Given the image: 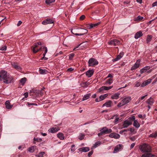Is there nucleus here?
<instances>
[{"label": "nucleus", "instance_id": "obj_2", "mask_svg": "<svg viewBox=\"0 0 157 157\" xmlns=\"http://www.w3.org/2000/svg\"><path fill=\"white\" fill-rule=\"evenodd\" d=\"M139 148L140 151L143 152H150L152 151L151 147L146 144L140 145L139 147Z\"/></svg>", "mask_w": 157, "mask_h": 157}, {"label": "nucleus", "instance_id": "obj_63", "mask_svg": "<svg viewBox=\"0 0 157 157\" xmlns=\"http://www.w3.org/2000/svg\"><path fill=\"white\" fill-rule=\"evenodd\" d=\"M128 129V130H129L130 132H133L134 131V129L133 128H130Z\"/></svg>", "mask_w": 157, "mask_h": 157}, {"label": "nucleus", "instance_id": "obj_4", "mask_svg": "<svg viewBox=\"0 0 157 157\" xmlns=\"http://www.w3.org/2000/svg\"><path fill=\"white\" fill-rule=\"evenodd\" d=\"M88 64L89 66H94L97 65L98 64V62L97 59L95 58H90L88 61Z\"/></svg>", "mask_w": 157, "mask_h": 157}, {"label": "nucleus", "instance_id": "obj_31", "mask_svg": "<svg viewBox=\"0 0 157 157\" xmlns=\"http://www.w3.org/2000/svg\"><path fill=\"white\" fill-rule=\"evenodd\" d=\"M36 148V146H31L28 148V151L32 153L33 152L35 151V149Z\"/></svg>", "mask_w": 157, "mask_h": 157}, {"label": "nucleus", "instance_id": "obj_33", "mask_svg": "<svg viewBox=\"0 0 157 157\" xmlns=\"http://www.w3.org/2000/svg\"><path fill=\"white\" fill-rule=\"evenodd\" d=\"M112 103V101L111 100H108L105 103H106V107H111V104Z\"/></svg>", "mask_w": 157, "mask_h": 157}, {"label": "nucleus", "instance_id": "obj_49", "mask_svg": "<svg viewBox=\"0 0 157 157\" xmlns=\"http://www.w3.org/2000/svg\"><path fill=\"white\" fill-rule=\"evenodd\" d=\"M93 152V151L92 150L89 152L88 154V156L90 157L92 155Z\"/></svg>", "mask_w": 157, "mask_h": 157}, {"label": "nucleus", "instance_id": "obj_39", "mask_svg": "<svg viewBox=\"0 0 157 157\" xmlns=\"http://www.w3.org/2000/svg\"><path fill=\"white\" fill-rule=\"evenodd\" d=\"M39 71L40 73L41 74H44L46 73V72L47 71L45 69H40L39 70Z\"/></svg>", "mask_w": 157, "mask_h": 157}, {"label": "nucleus", "instance_id": "obj_15", "mask_svg": "<svg viewBox=\"0 0 157 157\" xmlns=\"http://www.w3.org/2000/svg\"><path fill=\"white\" fill-rule=\"evenodd\" d=\"M94 71L93 70H89L86 72V75L88 77H91L93 74Z\"/></svg>", "mask_w": 157, "mask_h": 157}, {"label": "nucleus", "instance_id": "obj_1", "mask_svg": "<svg viewBox=\"0 0 157 157\" xmlns=\"http://www.w3.org/2000/svg\"><path fill=\"white\" fill-rule=\"evenodd\" d=\"M13 77L6 71L4 70L0 71V81H3L4 83L8 84L13 82Z\"/></svg>", "mask_w": 157, "mask_h": 157}, {"label": "nucleus", "instance_id": "obj_42", "mask_svg": "<svg viewBox=\"0 0 157 157\" xmlns=\"http://www.w3.org/2000/svg\"><path fill=\"white\" fill-rule=\"evenodd\" d=\"M128 119H129V120H130V121H131L132 123L133 121H134L135 120V116H133L129 117Z\"/></svg>", "mask_w": 157, "mask_h": 157}, {"label": "nucleus", "instance_id": "obj_41", "mask_svg": "<svg viewBox=\"0 0 157 157\" xmlns=\"http://www.w3.org/2000/svg\"><path fill=\"white\" fill-rule=\"evenodd\" d=\"M7 46L6 45L2 46L0 48V50L2 51H6L7 49Z\"/></svg>", "mask_w": 157, "mask_h": 157}, {"label": "nucleus", "instance_id": "obj_50", "mask_svg": "<svg viewBox=\"0 0 157 157\" xmlns=\"http://www.w3.org/2000/svg\"><path fill=\"white\" fill-rule=\"evenodd\" d=\"M43 49H44V53H46L48 52V49H47V48L46 47H43Z\"/></svg>", "mask_w": 157, "mask_h": 157}, {"label": "nucleus", "instance_id": "obj_17", "mask_svg": "<svg viewBox=\"0 0 157 157\" xmlns=\"http://www.w3.org/2000/svg\"><path fill=\"white\" fill-rule=\"evenodd\" d=\"M152 80L150 79H148L146 81H144L141 84V87H144L148 85V84L150 83L151 81Z\"/></svg>", "mask_w": 157, "mask_h": 157}, {"label": "nucleus", "instance_id": "obj_61", "mask_svg": "<svg viewBox=\"0 0 157 157\" xmlns=\"http://www.w3.org/2000/svg\"><path fill=\"white\" fill-rule=\"evenodd\" d=\"M74 70V69L72 67H70L68 68L67 70V71L68 72H70Z\"/></svg>", "mask_w": 157, "mask_h": 157}, {"label": "nucleus", "instance_id": "obj_9", "mask_svg": "<svg viewBox=\"0 0 157 157\" xmlns=\"http://www.w3.org/2000/svg\"><path fill=\"white\" fill-rule=\"evenodd\" d=\"M80 29V30L79 32V34H77L78 36H82L88 33V30L87 29Z\"/></svg>", "mask_w": 157, "mask_h": 157}, {"label": "nucleus", "instance_id": "obj_40", "mask_svg": "<svg viewBox=\"0 0 157 157\" xmlns=\"http://www.w3.org/2000/svg\"><path fill=\"white\" fill-rule=\"evenodd\" d=\"M55 2V0H46L45 3L47 4H49L50 3L54 2Z\"/></svg>", "mask_w": 157, "mask_h": 157}, {"label": "nucleus", "instance_id": "obj_56", "mask_svg": "<svg viewBox=\"0 0 157 157\" xmlns=\"http://www.w3.org/2000/svg\"><path fill=\"white\" fill-rule=\"evenodd\" d=\"M120 120V119L119 118H117L114 120V122L115 123H117Z\"/></svg>", "mask_w": 157, "mask_h": 157}, {"label": "nucleus", "instance_id": "obj_38", "mask_svg": "<svg viewBox=\"0 0 157 157\" xmlns=\"http://www.w3.org/2000/svg\"><path fill=\"white\" fill-rule=\"evenodd\" d=\"M48 24H50L54 23V21L51 19L47 18L46 19Z\"/></svg>", "mask_w": 157, "mask_h": 157}, {"label": "nucleus", "instance_id": "obj_62", "mask_svg": "<svg viewBox=\"0 0 157 157\" xmlns=\"http://www.w3.org/2000/svg\"><path fill=\"white\" fill-rule=\"evenodd\" d=\"M113 77V75H111V74H108V76L106 78H112Z\"/></svg>", "mask_w": 157, "mask_h": 157}, {"label": "nucleus", "instance_id": "obj_5", "mask_svg": "<svg viewBox=\"0 0 157 157\" xmlns=\"http://www.w3.org/2000/svg\"><path fill=\"white\" fill-rule=\"evenodd\" d=\"M120 41L119 40L116 39L110 40L108 42V44L110 45H113L114 46L118 45L120 44Z\"/></svg>", "mask_w": 157, "mask_h": 157}, {"label": "nucleus", "instance_id": "obj_35", "mask_svg": "<svg viewBox=\"0 0 157 157\" xmlns=\"http://www.w3.org/2000/svg\"><path fill=\"white\" fill-rule=\"evenodd\" d=\"M26 81V78L25 77L21 78L20 80V83L22 85H23Z\"/></svg>", "mask_w": 157, "mask_h": 157}, {"label": "nucleus", "instance_id": "obj_6", "mask_svg": "<svg viewBox=\"0 0 157 157\" xmlns=\"http://www.w3.org/2000/svg\"><path fill=\"white\" fill-rule=\"evenodd\" d=\"M106 142L105 140L101 141H99L95 142L92 146L91 149H94L99 146L101 144H103Z\"/></svg>", "mask_w": 157, "mask_h": 157}, {"label": "nucleus", "instance_id": "obj_46", "mask_svg": "<svg viewBox=\"0 0 157 157\" xmlns=\"http://www.w3.org/2000/svg\"><path fill=\"white\" fill-rule=\"evenodd\" d=\"M34 140L38 142H40L42 141L41 138H33Z\"/></svg>", "mask_w": 157, "mask_h": 157}, {"label": "nucleus", "instance_id": "obj_18", "mask_svg": "<svg viewBox=\"0 0 157 157\" xmlns=\"http://www.w3.org/2000/svg\"><path fill=\"white\" fill-rule=\"evenodd\" d=\"M79 151H82L83 152H87L90 150V148L88 147H82L79 148L78 149Z\"/></svg>", "mask_w": 157, "mask_h": 157}, {"label": "nucleus", "instance_id": "obj_55", "mask_svg": "<svg viewBox=\"0 0 157 157\" xmlns=\"http://www.w3.org/2000/svg\"><path fill=\"white\" fill-rule=\"evenodd\" d=\"M140 85V83L139 82H136L135 86L137 87H139Z\"/></svg>", "mask_w": 157, "mask_h": 157}, {"label": "nucleus", "instance_id": "obj_12", "mask_svg": "<svg viewBox=\"0 0 157 157\" xmlns=\"http://www.w3.org/2000/svg\"><path fill=\"white\" fill-rule=\"evenodd\" d=\"M124 52H121L119 55H118L117 57L113 59V62L119 60L123 56Z\"/></svg>", "mask_w": 157, "mask_h": 157}, {"label": "nucleus", "instance_id": "obj_29", "mask_svg": "<svg viewBox=\"0 0 157 157\" xmlns=\"http://www.w3.org/2000/svg\"><path fill=\"white\" fill-rule=\"evenodd\" d=\"M139 63H136L131 68V70L133 71L137 68L139 67Z\"/></svg>", "mask_w": 157, "mask_h": 157}, {"label": "nucleus", "instance_id": "obj_10", "mask_svg": "<svg viewBox=\"0 0 157 157\" xmlns=\"http://www.w3.org/2000/svg\"><path fill=\"white\" fill-rule=\"evenodd\" d=\"M113 86H111L108 87L105 86H102L99 89V92H101V91L104 90H109L113 88Z\"/></svg>", "mask_w": 157, "mask_h": 157}, {"label": "nucleus", "instance_id": "obj_30", "mask_svg": "<svg viewBox=\"0 0 157 157\" xmlns=\"http://www.w3.org/2000/svg\"><path fill=\"white\" fill-rule=\"evenodd\" d=\"M147 102L148 104L151 105L154 102V100L151 97H150L147 100Z\"/></svg>", "mask_w": 157, "mask_h": 157}, {"label": "nucleus", "instance_id": "obj_20", "mask_svg": "<svg viewBox=\"0 0 157 157\" xmlns=\"http://www.w3.org/2000/svg\"><path fill=\"white\" fill-rule=\"evenodd\" d=\"M141 157H157V156L151 153H148L142 155Z\"/></svg>", "mask_w": 157, "mask_h": 157}, {"label": "nucleus", "instance_id": "obj_16", "mask_svg": "<svg viewBox=\"0 0 157 157\" xmlns=\"http://www.w3.org/2000/svg\"><path fill=\"white\" fill-rule=\"evenodd\" d=\"M6 108L7 109H10L13 107V105L10 104V101L9 100L6 101L5 103Z\"/></svg>", "mask_w": 157, "mask_h": 157}, {"label": "nucleus", "instance_id": "obj_60", "mask_svg": "<svg viewBox=\"0 0 157 157\" xmlns=\"http://www.w3.org/2000/svg\"><path fill=\"white\" fill-rule=\"evenodd\" d=\"M22 21H18L17 25V26H19L22 24Z\"/></svg>", "mask_w": 157, "mask_h": 157}, {"label": "nucleus", "instance_id": "obj_8", "mask_svg": "<svg viewBox=\"0 0 157 157\" xmlns=\"http://www.w3.org/2000/svg\"><path fill=\"white\" fill-rule=\"evenodd\" d=\"M59 129L60 128L58 127H52L48 129V131L50 132L54 133L59 131Z\"/></svg>", "mask_w": 157, "mask_h": 157}, {"label": "nucleus", "instance_id": "obj_52", "mask_svg": "<svg viewBox=\"0 0 157 157\" xmlns=\"http://www.w3.org/2000/svg\"><path fill=\"white\" fill-rule=\"evenodd\" d=\"M137 18L138 20L140 21L142 20L144 18V17H143L139 15L137 17Z\"/></svg>", "mask_w": 157, "mask_h": 157}, {"label": "nucleus", "instance_id": "obj_45", "mask_svg": "<svg viewBox=\"0 0 157 157\" xmlns=\"http://www.w3.org/2000/svg\"><path fill=\"white\" fill-rule=\"evenodd\" d=\"M89 85V83L87 82H86L85 83H82V86L84 87H86Z\"/></svg>", "mask_w": 157, "mask_h": 157}, {"label": "nucleus", "instance_id": "obj_43", "mask_svg": "<svg viewBox=\"0 0 157 157\" xmlns=\"http://www.w3.org/2000/svg\"><path fill=\"white\" fill-rule=\"evenodd\" d=\"M57 137H64L62 133L59 132L57 134Z\"/></svg>", "mask_w": 157, "mask_h": 157}, {"label": "nucleus", "instance_id": "obj_28", "mask_svg": "<svg viewBox=\"0 0 157 157\" xmlns=\"http://www.w3.org/2000/svg\"><path fill=\"white\" fill-rule=\"evenodd\" d=\"M113 82V80L112 78H110L108 79L104 84V85H107L110 84Z\"/></svg>", "mask_w": 157, "mask_h": 157}, {"label": "nucleus", "instance_id": "obj_23", "mask_svg": "<svg viewBox=\"0 0 157 157\" xmlns=\"http://www.w3.org/2000/svg\"><path fill=\"white\" fill-rule=\"evenodd\" d=\"M150 68V67L149 66H146L140 70V73L141 74H142L143 73L146 72L147 70H149Z\"/></svg>", "mask_w": 157, "mask_h": 157}, {"label": "nucleus", "instance_id": "obj_24", "mask_svg": "<svg viewBox=\"0 0 157 157\" xmlns=\"http://www.w3.org/2000/svg\"><path fill=\"white\" fill-rule=\"evenodd\" d=\"M110 137H120V135L117 133L113 132L110 134L109 135Z\"/></svg>", "mask_w": 157, "mask_h": 157}, {"label": "nucleus", "instance_id": "obj_53", "mask_svg": "<svg viewBox=\"0 0 157 157\" xmlns=\"http://www.w3.org/2000/svg\"><path fill=\"white\" fill-rule=\"evenodd\" d=\"M123 103H122L121 101L118 104H117V106L118 107H121V106H122V105H123Z\"/></svg>", "mask_w": 157, "mask_h": 157}, {"label": "nucleus", "instance_id": "obj_34", "mask_svg": "<svg viewBox=\"0 0 157 157\" xmlns=\"http://www.w3.org/2000/svg\"><path fill=\"white\" fill-rule=\"evenodd\" d=\"M100 22L97 23L95 24H91L90 25V26L89 27V29H91L92 28H93L94 27H96L98 25L100 24Z\"/></svg>", "mask_w": 157, "mask_h": 157}, {"label": "nucleus", "instance_id": "obj_21", "mask_svg": "<svg viewBox=\"0 0 157 157\" xmlns=\"http://www.w3.org/2000/svg\"><path fill=\"white\" fill-rule=\"evenodd\" d=\"M143 35L142 32L141 31H140L137 32L135 35L134 38L136 39H137Z\"/></svg>", "mask_w": 157, "mask_h": 157}, {"label": "nucleus", "instance_id": "obj_58", "mask_svg": "<svg viewBox=\"0 0 157 157\" xmlns=\"http://www.w3.org/2000/svg\"><path fill=\"white\" fill-rule=\"evenodd\" d=\"M152 7H154L155 6H157V1L153 3L152 4Z\"/></svg>", "mask_w": 157, "mask_h": 157}, {"label": "nucleus", "instance_id": "obj_47", "mask_svg": "<svg viewBox=\"0 0 157 157\" xmlns=\"http://www.w3.org/2000/svg\"><path fill=\"white\" fill-rule=\"evenodd\" d=\"M27 104H28V106L29 107H30V106L31 105H36V106L37 105V104H36L35 103H29V102H27Z\"/></svg>", "mask_w": 157, "mask_h": 157}, {"label": "nucleus", "instance_id": "obj_54", "mask_svg": "<svg viewBox=\"0 0 157 157\" xmlns=\"http://www.w3.org/2000/svg\"><path fill=\"white\" fill-rule=\"evenodd\" d=\"M85 17V16L84 15H82L80 17V20H83L84 19Z\"/></svg>", "mask_w": 157, "mask_h": 157}, {"label": "nucleus", "instance_id": "obj_32", "mask_svg": "<svg viewBox=\"0 0 157 157\" xmlns=\"http://www.w3.org/2000/svg\"><path fill=\"white\" fill-rule=\"evenodd\" d=\"M133 125L136 128H139L140 126V124L137 120H135L134 121Z\"/></svg>", "mask_w": 157, "mask_h": 157}, {"label": "nucleus", "instance_id": "obj_51", "mask_svg": "<svg viewBox=\"0 0 157 157\" xmlns=\"http://www.w3.org/2000/svg\"><path fill=\"white\" fill-rule=\"evenodd\" d=\"M42 24L43 25H46L48 24L46 19L42 21Z\"/></svg>", "mask_w": 157, "mask_h": 157}, {"label": "nucleus", "instance_id": "obj_44", "mask_svg": "<svg viewBox=\"0 0 157 157\" xmlns=\"http://www.w3.org/2000/svg\"><path fill=\"white\" fill-rule=\"evenodd\" d=\"M75 54L73 53L70 54L69 55V59L70 60H72Z\"/></svg>", "mask_w": 157, "mask_h": 157}, {"label": "nucleus", "instance_id": "obj_27", "mask_svg": "<svg viewBox=\"0 0 157 157\" xmlns=\"http://www.w3.org/2000/svg\"><path fill=\"white\" fill-rule=\"evenodd\" d=\"M152 38V35H147L146 39V42L147 44H148L151 41Z\"/></svg>", "mask_w": 157, "mask_h": 157}, {"label": "nucleus", "instance_id": "obj_64", "mask_svg": "<svg viewBox=\"0 0 157 157\" xmlns=\"http://www.w3.org/2000/svg\"><path fill=\"white\" fill-rule=\"evenodd\" d=\"M130 3V1H125L124 2V4H129Z\"/></svg>", "mask_w": 157, "mask_h": 157}, {"label": "nucleus", "instance_id": "obj_37", "mask_svg": "<svg viewBox=\"0 0 157 157\" xmlns=\"http://www.w3.org/2000/svg\"><path fill=\"white\" fill-rule=\"evenodd\" d=\"M157 136V131L154 133H152L149 135V137H156Z\"/></svg>", "mask_w": 157, "mask_h": 157}, {"label": "nucleus", "instance_id": "obj_11", "mask_svg": "<svg viewBox=\"0 0 157 157\" xmlns=\"http://www.w3.org/2000/svg\"><path fill=\"white\" fill-rule=\"evenodd\" d=\"M122 146V145L121 144H119L117 145L114 148L113 153H116L121 150Z\"/></svg>", "mask_w": 157, "mask_h": 157}, {"label": "nucleus", "instance_id": "obj_25", "mask_svg": "<svg viewBox=\"0 0 157 157\" xmlns=\"http://www.w3.org/2000/svg\"><path fill=\"white\" fill-rule=\"evenodd\" d=\"M79 29H73L71 31V32L73 34L76 36H78L77 34H79Z\"/></svg>", "mask_w": 157, "mask_h": 157}, {"label": "nucleus", "instance_id": "obj_36", "mask_svg": "<svg viewBox=\"0 0 157 157\" xmlns=\"http://www.w3.org/2000/svg\"><path fill=\"white\" fill-rule=\"evenodd\" d=\"M45 154V152L42 151L40 152L38 154L36 155L37 157H43L44 155Z\"/></svg>", "mask_w": 157, "mask_h": 157}, {"label": "nucleus", "instance_id": "obj_57", "mask_svg": "<svg viewBox=\"0 0 157 157\" xmlns=\"http://www.w3.org/2000/svg\"><path fill=\"white\" fill-rule=\"evenodd\" d=\"M85 135L84 133H81L79 134L80 137H83L85 136Z\"/></svg>", "mask_w": 157, "mask_h": 157}, {"label": "nucleus", "instance_id": "obj_22", "mask_svg": "<svg viewBox=\"0 0 157 157\" xmlns=\"http://www.w3.org/2000/svg\"><path fill=\"white\" fill-rule=\"evenodd\" d=\"M12 66L14 68L19 70H21V68L18 64L15 62L13 63L12 64Z\"/></svg>", "mask_w": 157, "mask_h": 157}, {"label": "nucleus", "instance_id": "obj_19", "mask_svg": "<svg viewBox=\"0 0 157 157\" xmlns=\"http://www.w3.org/2000/svg\"><path fill=\"white\" fill-rule=\"evenodd\" d=\"M120 95V93L117 92L116 93L113 95L111 96V98L113 99H117L119 98Z\"/></svg>", "mask_w": 157, "mask_h": 157}, {"label": "nucleus", "instance_id": "obj_7", "mask_svg": "<svg viewBox=\"0 0 157 157\" xmlns=\"http://www.w3.org/2000/svg\"><path fill=\"white\" fill-rule=\"evenodd\" d=\"M132 124V122L127 119L124 122L122 126L124 128H126Z\"/></svg>", "mask_w": 157, "mask_h": 157}, {"label": "nucleus", "instance_id": "obj_13", "mask_svg": "<svg viewBox=\"0 0 157 157\" xmlns=\"http://www.w3.org/2000/svg\"><path fill=\"white\" fill-rule=\"evenodd\" d=\"M131 100V97H128L125 98H124L121 101L123 103V105H125L128 103Z\"/></svg>", "mask_w": 157, "mask_h": 157}, {"label": "nucleus", "instance_id": "obj_14", "mask_svg": "<svg viewBox=\"0 0 157 157\" xmlns=\"http://www.w3.org/2000/svg\"><path fill=\"white\" fill-rule=\"evenodd\" d=\"M38 45L36 44V43L35 44L34 46H33V51L34 53H35L40 50H41L42 49V47L39 49H36V48L38 47Z\"/></svg>", "mask_w": 157, "mask_h": 157}, {"label": "nucleus", "instance_id": "obj_59", "mask_svg": "<svg viewBox=\"0 0 157 157\" xmlns=\"http://www.w3.org/2000/svg\"><path fill=\"white\" fill-rule=\"evenodd\" d=\"M135 144H136L135 143L132 144L130 146L131 149H132L134 147L135 145Z\"/></svg>", "mask_w": 157, "mask_h": 157}, {"label": "nucleus", "instance_id": "obj_3", "mask_svg": "<svg viewBox=\"0 0 157 157\" xmlns=\"http://www.w3.org/2000/svg\"><path fill=\"white\" fill-rule=\"evenodd\" d=\"M100 132L98 135L99 136L104 135L106 134H109L112 132V130L110 128H108L106 127H105L100 128Z\"/></svg>", "mask_w": 157, "mask_h": 157}, {"label": "nucleus", "instance_id": "obj_26", "mask_svg": "<svg viewBox=\"0 0 157 157\" xmlns=\"http://www.w3.org/2000/svg\"><path fill=\"white\" fill-rule=\"evenodd\" d=\"M91 96V94L88 93L86 95H85L82 99V101H84L88 99Z\"/></svg>", "mask_w": 157, "mask_h": 157}, {"label": "nucleus", "instance_id": "obj_48", "mask_svg": "<svg viewBox=\"0 0 157 157\" xmlns=\"http://www.w3.org/2000/svg\"><path fill=\"white\" fill-rule=\"evenodd\" d=\"M99 101H101L105 99V98L102 96V95H101L99 97Z\"/></svg>", "mask_w": 157, "mask_h": 157}]
</instances>
